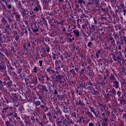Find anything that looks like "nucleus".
Returning a JSON list of instances; mask_svg holds the SVG:
<instances>
[{
  "instance_id": "obj_1",
  "label": "nucleus",
  "mask_w": 126,
  "mask_h": 126,
  "mask_svg": "<svg viewBox=\"0 0 126 126\" xmlns=\"http://www.w3.org/2000/svg\"><path fill=\"white\" fill-rule=\"evenodd\" d=\"M32 30L34 33H36V32H38V31H39L38 27H37V26L35 24L32 25Z\"/></svg>"
},
{
  "instance_id": "obj_2",
  "label": "nucleus",
  "mask_w": 126,
  "mask_h": 126,
  "mask_svg": "<svg viewBox=\"0 0 126 126\" xmlns=\"http://www.w3.org/2000/svg\"><path fill=\"white\" fill-rule=\"evenodd\" d=\"M113 86L115 87V88L117 89V88H119L120 86V83L117 81H113Z\"/></svg>"
},
{
  "instance_id": "obj_3",
  "label": "nucleus",
  "mask_w": 126,
  "mask_h": 126,
  "mask_svg": "<svg viewBox=\"0 0 126 126\" xmlns=\"http://www.w3.org/2000/svg\"><path fill=\"white\" fill-rule=\"evenodd\" d=\"M73 32L75 34L76 37H78L79 36V31L78 30H74Z\"/></svg>"
},
{
  "instance_id": "obj_4",
  "label": "nucleus",
  "mask_w": 126,
  "mask_h": 126,
  "mask_svg": "<svg viewBox=\"0 0 126 126\" xmlns=\"http://www.w3.org/2000/svg\"><path fill=\"white\" fill-rule=\"evenodd\" d=\"M62 79V76L60 75H58L56 76V81H60Z\"/></svg>"
},
{
  "instance_id": "obj_5",
  "label": "nucleus",
  "mask_w": 126,
  "mask_h": 126,
  "mask_svg": "<svg viewBox=\"0 0 126 126\" xmlns=\"http://www.w3.org/2000/svg\"><path fill=\"white\" fill-rule=\"evenodd\" d=\"M39 9H41V7L37 5L34 8V11H39Z\"/></svg>"
},
{
  "instance_id": "obj_6",
  "label": "nucleus",
  "mask_w": 126,
  "mask_h": 126,
  "mask_svg": "<svg viewBox=\"0 0 126 126\" xmlns=\"http://www.w3.org/2000/svg\"><path fill=\"white\" fill-rule=\"evenodd\" d=\"M109 78L111 80H115L116 79V78H115V76H114L113 75H111V76H109Z\"/></svg>"
},
{
  "instance_id": "obj_7",
  "label": "nucleus",
  "mask_w": 126,
  "mask_h": 126,
  "mask_svg": "<svg viewBox=\"0 0 126 126\" xmlns=\"http://www.w3.org/2000/svg\"><path fill=\"white\" fill-rule=\"evenodd\" d=\"M70 73H71V74H73V75H74V74H75V71H74V69L70 70Z\"/></svg>"
},
{
  "instance_id": "obj_8",
  "label": "nucleus",
  "mask_w": 126,
  "mask_h": 126,
  "mask_svg": "<svg viewBox=\"0 0 126 126\" xmlns=\"http://www.w3.org/2000/svg\"><path fill=\"white\" fill-rule=\"evenodd\" d=\"M33 72H35V73H37V66L33 67Z\"/></svg>"
},
{
  "instance_id": "obj_9",
  "label": "nucleus",
  "mask_w": 126,
  "mask_h": 126,
  "mask_svg": "<svg viewBox=\"0 0 126 126\" xmlns=\"http://www.w3.org/2000/svg\"><path fill=\"white\" fill-rule=\"evenodd\" d=\"M121 7H122V8H123V9H125V4L123 3H121L120 4Z\"/></svg>"
},
{
  "instance_id": "obj_10",
  "label": "nucleus",
  "mask_w": 126,
  "mask_h": 126,
  "mask_svg": "<svg viewBox=\"0 0 126 126\" xmlns=\"http://www.w3.org/2000/svg\"><path fill=\"white\" fill-rule=\"evenodd\" d=\"M91 46H92V42H90L88 44V47L89 48H91Z\"/></svg>"
},
{
  "instance_id": "obj_11",
  "label": "nucleus",
  "mask_w": 126,
  "mask_h": 126,
  "mask_svg": "<svg viewBox=\"0 0 126 126\" xmlns=\"http://www.w3.org/2000/svg\"><path fill=\"white\" fill-rule=\"evenodd\" d=\"M99 55H100V52H97L96 53V57H97V58H99Z\"/></svg>"
},
{
  "instance_id": "obj_12",
  "label": "nucleus",
  "mask_w": 126,
  "mask_h": 126,
  "mask_svg": "<svg viewBox=\"0 0 126 126\" xmlns=\"http://www.w3.org/2000/svg\"><path fill=\"white\" fill-rule=\"evenodd\" d=\"M40 104V101H36V106H39Z\"/></svg>"
},
{
  "instance_id": "obj_13",
  "label": "nucleus",
  "mask_w": 126,
  "mask_h": 126,
  "mask_svg": "<svg viewBox=\"0 0 126 126\" xmlns=\"http://www.w3.org/2000/svg\"><path fill=\"white\" fill-rule=\"evenodd\" d=\"M89 126H94V125L93 124V123L91 122L89 123Z\"/></svg>"
},
{
  "instance_id": "obj_14",
  "label": "nucleus",
  "mask_w": 126,
  "mask_h": 126,
  "mask_svg": "<svg viewBox=\"0 0 126 126\" xmlns=\"http://www.w3.org/2000/svg\"><path fill=\"white\" fill-rule=\"evenodd\" d=\"M39 63H40V66H42V63H43V61H39Z\"/></svg>"
},
{
  "instance_id": "obj_15",
  "label": "nucleus",
  "mask_w": 126,
  "mask_h": 126,
  "mask_svg": "<svg viewBox=\"0 0 126 126\" xmlns=\"http://www.w3.org/2000/svg\"><path fill=\"white\" fill-rule=\"evenodd\" d=\"M94 40H95L94 37H93V36H91V41H94Z\"/></svg>"
},
{
  "instance_id": "obj_16",
  "label": "nucleus",
  "mask_w": 126,
  "mask_h": 126,
  "mask_svg": "<svg viewBox=\"0 0 126 126\" xmlns=\"http://www.w3.org/2000/svg\"><path fill=\"white\" fill-rule=\"evenodd\" d=\"M46 71H47V72H50V71H51L50 68H48L46 70Z\"/></svg>"
},
{
  "instance_id": "obj_17",
  "label": "nucleus",
  "mask_w": 126,
  "mask_h": 126,
  "mask_svg": "<svg viewBox=\"0 0 126 126\" xmlns=\"http://www.w3.org/2000/svg\"><path fill=\"white\" fill-rule=\"evenodd\" d=\"M51 113L50 112H48L47 114V115L48 116V117H51Z\"/></svg>"
},
{
  "instance_id": "obj_18",
  "label": "nucleus",
  "mask_w": 126,
  "mask_h": 126,
  "mask_svg": "<svg viewBox=\"0 0 126 126\" xmlns=\"http://www.w3.org/2000/svg\"><path fill=\"white\" fill-rule=\"evenodd\" d=\"M8 8H11V4H8L7 5Z\"/></svg>"
},
{
  "instance_id": "obj_19",
  "label": "nucleus",
  "mask_w": 126,
  "mask_h": 126,
  "mask_svg": "<svg viewBox=\"0 0 126 126\" xmlns=\"http://www.w3.org/2000/svg\"><path fill=\"white\" fill-rule=\"evenodd\" d=\"M117 95H118V96H121V93H120V92L118 91V92H117Z\"/></svg>"
},
{
  "instance_id": "obj_20",
  "label": "nucleus",
  "mask_w": 126,
  "mask_h": 126,
  "mask_svg": "<svg viewBox=\"0 0 126 126\" xmlns=\"http://www.w3.org/2000/svg\"><path fill=\"white\" fill-rule=\"evenodd\" d=\"M79 2L81 3L84 2V0H79Z\"/></svg>"
},
{
  "instance_id": "obj_21",
  "label": "nucleus",
  "mask_w": 126,
  "mask_h": 126,
  "mask_svg": "<svg viewBox=\"0 0 126 126\" xmlns=\"http://www.w3.org/2000/svg\"><path fill=\"white\" fill-rule=\"evenodd\" d=\"M14 118H16V117H17V114L15 113L14 115Z\"/></svg>"
},
{
  "instance_id": "obj_22",
  "label": "nucleus",
  "mask_w": 126,
  "mask_h": 126,
  "mask_svg": "<svg viewBox=\"0 0 126 126\" xmlns=\"http://www.w3.org/2000/svg\"><path fill=\"white\" fill-rule=\"evenodd\" d=\"M54 94H58V92H57V90H55Z\"/></svg>"
},
{
  "instance_id": "obj_23",
  "label": "nucleus",
  "mask_w": 126,
  "mask_h": 126,
  "mask_svg": "<svg viewBox=\"0 0 126 126\" xmlns=\"http://www.w3.org/2000/svg\"><path fill=\"white\" fill-rule=\"evenodd\" d=\"M123 12H124V15H126V9H124Z\"/></svg>"
},
{
  "instance_id": "obj_24",
  "label": "nucleus",
  "mask_w": 126,
  "mask_h": 126,
  "mask_svg": "<svg viewBox=\"0 0 126 126\" xmlns=\"http://www.w3.org/2000/svg\"><path fill=\"white\" fill-rule=\"evenodd\" d=\"M118 49H119V50H122V47H121V46H119Z\"/></svg>"
},
{
  "instance_id": "obj_25",
  "label": "nucleus",
  "mask_w": 126,
  "mask_h": 126,
  "mask_svg": "<svg viewBox=\"0 0 126 126\" xmlns=\"http://www.w3.org/2000/svg\"><path fill=\"white\" fill-rule=\"evenodd\" d=\"M91 110L92 112H94V109L93 108H91Z\"/></svg>"
},
{
  "instance_id": "obj_26",
  "label": "nucleus",
  "mask_w": 126,
  "mask_h": 126,
  "mask_svg": "<svg viewBox=\"0 0 126 126\" xmlns=\"http://www.w3.org/2000/svg\"><path fill=\"white\" fill-rule=\"evenodd\" d=\"M8 124H9V122H6V126H8Z\"/></svg>"
},
{
  "instance_id": "obj_27",
  "label": "nucleus",
  "mask_w": 126,
  "mask_h": 126,
  "mask_svg": "<svg viewBox=\"0 0 126 126\" xmlns=\"http://www.w3.org/2000/svg\"><path fill=\"white\" fill-rule=\"evenodd\" d=\"M59 1H60V2H63V0H59Z\"/></svg>"
},
{
  "instance_id": "obj_28",
  "label": "nucleus",
  "mask_w": 126,
  "mask_h": 126,
  "mask_svg": "<svg viewBox=\"0 0 126 126\" xmlns=\"http://www.w3.org/2000/svg\"><path fill=\"white\" fill-rule=\"evenodd\" d=\"M28 47H30V46H31V44H30V43H29L28 44Z\"/></svg>"
},
{
  "instance_id": "obj_29",
  "label": "nucleus",
  "mask_w": 126,
  "mask_h": 126,
  "mask_svg": "<svg viewBox=\"0 0 126 126\" xmlns=\"http://www.w3.org/2000/svg\"><path fill=\"white\" fill-rule=\"evenodd\" d=\"M75 70H76V71H78V69L77 68H75Z\"/></svg>"
},
{
  "instance_id": "obj_30",
  "label": "nucleus",
  "mask_w": 126,
  "mask_h": 126,
  "mask_svg": "<svg viewBox=\"0 0 126 126\" xmlns=\"http://www.w3.org/2000/svg\"><path fill=\"white\" fill-rule=\"evenodd\" d=\"M124 40L125 42H126V37H124Z\"/></svg>"
},
{
  "instance_id": "obj_31",
  "label": "nucleus",
  "mask_w": 126,
  "mask_h": 126,
  "mask_svg": "<svg viewBox=\"0 0 126 126\" xmlns=\"http://www.w3.org/2000/svg\"><path fill=\"white\" fill-rule=\"evenodd\" d=\"M114 61H115V62H117V61H118V60L116 58H114Z\"/></svg>"
},
{
  "instance_id": "obj_32",
  "label": "nucleus",
  "mask_w": 126,
  "mask_h": 126,
  "mask_svg": "<svg viewBox=\"0 0 126 126\" xmlns=\"http://www.w3.org/2000/svg\"><path fill=\"white\" fill-rule=\"evenodd\" d=\"M41 108H45V106H44V105H41Z\"/></svg>"
},
{
  "instance_id": "obj_33",
  "label": "nucleus",
  "mask_w": 126,
  "mask_h": 126,
  "mask_svg": "<svg viewBox=\"0 0 126 126\" xmlns=\"http://www.w3.org/2000/svg\"><path fill=\"white\" fill-rule=\"evenodd\" d=\"M63 32L65 31V28H63Z\"/></svg>"
},
{
  "instance_id": "obj_34",
  "label": "nucleus",
  "mask_w": 126,
  "mask_h": 126,
  "mask_svg": "<svg viewBox=\"0 0 126 126\" xmlns=\"http://www.w3.org/2000/svg\"><path fill=\"white\" fill-rule=\"evenodd\" d=\"M82 66H84V63H82Z\"/></svg>"
},
{
  "instance_id": "obj_35",
  "label": "nucleus",
  "mask_w": 126,
  "mask_h": 126,
  "mask_svg": "<svg viewBox=\"0 0 126 126\" xmlns=\"http://www.w3.org/2000/svg\"><path fill=\"white\" fill-rule=\"evenodd\" d=\"M114 2H116V0H113Z\"/></svg>"
},
{
  "instance_id": "obj_36",
  "label": "nucleus",
  "mask_w": 126,
  "mask_h": 126,
  "mask_svg": "<svg viewBox=\"0 0 126 126\" xmlns=\"http://www.w3.org/2000/svg\"><path fill=\"white\" fill-rule=\"evenodd\" d=\"M47 51V52H49V49H48Z\"/></svg>"
},
{
  "instance_id": "obj_37",
  "label": "nucleus",
  "mask_w": 126,
  "mask_h": 126,
  "mask_svg": "<svg viewBox=\"0 0 126 126\" xmlns=\"http://www.w3.org/2000/svg\"><path fill=\"white\" fill-rule=\"evenodd\" d=\"M72 40H74V38H72Z\"/></svg>"
},
{
  "instance_id": "obj_38",
  "label": "nucleus",
  "mask_w": 126,
  "mask_h": 126,
  "mask_svg": "<svg viewBox=\"0 0 126 126\" xmlns=\"http://www.w3.org/2000/svg\"><path fill=\"white\" fill-rule=\"evenodd\" d=\"M94 23H96V21H94Z\"/></svg>"
},
{
  "instance_id": "obj_39",
  "label": "nucleus",
  "mask_w": 126,
  "mask_h": 126,
  "mask_svg": "<svg viewBox=\"0 0 126 126\" xmlns=\"http://www.w3.org/2000/svg\"><path fill=\"white\" fill-rule=\"evenodd\" d=\"M0 68H1V66H0Z\"/></svg>"
},
{
  "instance_id": "obj_40",
  "label": "nucleus",
  "mask_w": 126,
  "mask_h": 126,
  "mask_svg": "<svg viewBox=\"0 0 126 126\" xmlns=\"http://www.w3.org/2000/svg\"><path fill=\"white\" fill-rule=\"evenodd\" d=\"M2 0V1H4V0Z\"/></svg>"
},
{
  "instance_id": "obj_41",
  "label": "nucleus",
  "mask_w": 126,
  "mask_h": 126,
  "mask_svg": "<svg viewBox=\"0 0 126 126\" xmlns=\"http://www.w3.org/2000/svg\"><path fill=\"white\" fill-rule=\"evenodd\" d=\"M71 36H72V35H70V37H71Z\"/></svg>"
},
{
  "instance_id": "obj_42",
  "label": "nucleus",
  "mask_w": 126,
  "mask_h": 126,
  "mask_svg": "<svg viewBox=\"0 0 126 126\" xmlns=\"http://www.w3.org/2000/svg\"><path fill=\"white\" fill-rule=\"evenodd\" d=\"M46 108L48 109V107H46Z\"/></svg>"
},
{
  "instance_id": "obj_43",
  "label": "nucleus",
  "mask_w": 126,
  "mask_h": 126,
  "mask_svg": "<svg viewBox=\"0 0 126 126\" xmlns=\"http://www.w3.org/2000/svg\"><path fill=\"white\" fill-rule=\"evenodd\" d=\"M26 32H27V31H26Z\"/></svg>"
}]
</instances>
